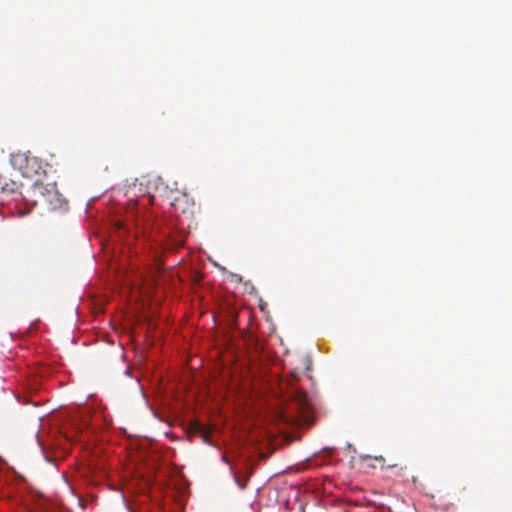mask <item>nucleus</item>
Masks as SVG:
<instances>
[{"mask_svg": "<svg viewBox=\"0 0 512 512\" xmlns=\"http://www.w3.org/2000/svg\"><path fill=\"white\" fill-rule=\"evenodd\" d=\"M396 467V464H393V465H389L388 468H394Z\"/></svg>", "mask_w": 512, "mask_h": 512, "instance_id": "nucleus-11", "label": "nucleus"}, {"mask_svg": "<svg viewBox=\"0 0 512 512\" xmlns=\"http://www.w3.org/2000/svg\"><path fill=\"white\" fill-rule=\"evenodd\" d=\"M298 394V397H299V401L302 403H304L305 399H306V394L304 392H297Z\"/></svg>", "mask_w": 512, "mask_h": 512, "instance_id": "nucleus-7", "label": "nucleus"}, {"mask_svg": "<svg viewBox=\"0 0 512 512\" xmlns=\"http://www.w3.org/2000/svg\"><path fill=\"white\" fill-rule=\"evenodd\" d=\"M35 193L41 196V202L51 211L65 212L68 209V203L59 193L55 184L43 185L37 180L33 185Z\"/></svg>", "mask_w": 512, "mask_h": 512, "instance_id": "nucleus-1", "label": "nucleus"}, {"mask_svg": "<svg viewBox=\"0 0 512 512\" xmlns=\"http://www.w3.org/2000/svg\"><path fill=\"white\" fill-rule=\"evenodd\" d=\"M223 461L228 462V460L225 456H223Z\"/></svg>", "mask_w": 512, "mask_h": 512, "instance_id": "nucleus-12", "label": "nucleus"}, {"mask_svg": "<svg viewBox=\"0 0 512 512\" xmlns=\"http://www.w3.org/2000/svg\"><path fill=\"white\" fill-rule=\"evenodd\" d=\"M246 470V475L243 478L240 477L239 473L234 474V481L240 487V489L246 488L248 479L252 473V469L248 465H246Z\"/></svg>", "mask_w": 512, "mask_h": 512, "instance_id": "nucleus-5", "label": "nucleus"}, {"mask_svg": "<svg viewBox=\"0 0 512 512\" xmlns=\"http://www.w3.org/2000/svg\"><path fill=\"white\" fill-rule=\"evenodd\" d=\"M370 458H372V457L370 455H367V454H361L359 456V459L362 460V461L370 459Z\"/></svg>", "mask_w": 512, "mask_h": 512, "instance_id": "nucleus-8", "label": "nucleus"}, {"mask_svg": "<svg viewBox=\"0 0 512 512\" xmlns=\"http://www.w3.org/2000/svg\"><path fill=\"white\" fill-rule=\"evenodd\" d=\"M373 458H374L375 460L379 461V462H385L384 457H383V456H381V455H380V456H374Z\"/></svg>", "mask_w": 512, "mask_h": 512, "instance_id": "nucleus-9", "label": "nucleus"}, {"mask_svg": "<svg viewBox=\"0 0 512 512\" xmlns=\"http://www.w3.org/2000/svg\"><path fill=\"white\" fill-rule=\"evenodd\" d=\"M16 162L20 163L19 169L22 175L26 178H33L38 175L41 166L36 157H27L25 155H20L16 158Z\"/></svg>", "mask_w": 512, "mask_h": 512, "instance_id": "nucleus-3", "label": "nucleus"}, {"mask_svg": "<svg viewBox=\"0 0 512 512\" xmlns=\"http://www.w3.org/2000/svg\"><path fill=\"white\" fill-rule=\"evenodd\" d=\"M298 379H299V374H298V372H297V371H295V370L291 371V373H290V379L288 380L289 385H293V383H294L295 381H297Z\"/></svg>", "mask_w": 512, "mask_h": 512, "instance_id": "nucleus-6", "label": "nucleus"}, {"mask_svg": "<svg viewBox=\"0 0 512 512\" xmlns=\"http://www.w3.org/2000/svg\"><path fill=\"white\" fill-rule=\"evenodd\" d=\"M190 428L195 434H198L205 443H207V444L211 443L210 430L207 427H205L203 424H201L199 422H193L191 424Z\"/></svg>", "mask_w": 512, "mask_h": 512, "instance_id": "nucleus-4", "label": "nucleus"}, {"mask_svg": "<svg viewBox=\"0 0 512 512\" xmlns=\"http://www.w3.org/2000/svg\"><path fill=\"white\" fill-rule=\"evenodd\" d=\"M122 228H123V223H121V222L117 223V229H119V230H120V229H122Z\"/></svg>", "mask_w": 512, "mask_h": 512, "instance_id": "nucleus-10", "label": "nucleus"}, {"mask_svg": "<svg viewBox=\"0 0 512 512\" xmlns=\"http://www.w3.org/2000/svg\"><path fill=\"white\" fill-rule=\"evenodd\" d=\"M171 206L178 215L191 218L195 211V202L187 193H178L172 200Z\"/></svg>", "mask_w": 512, "mask_h": 512, "instance_id": "nucleus-2", "label": "nucleus"}]
</instances>
